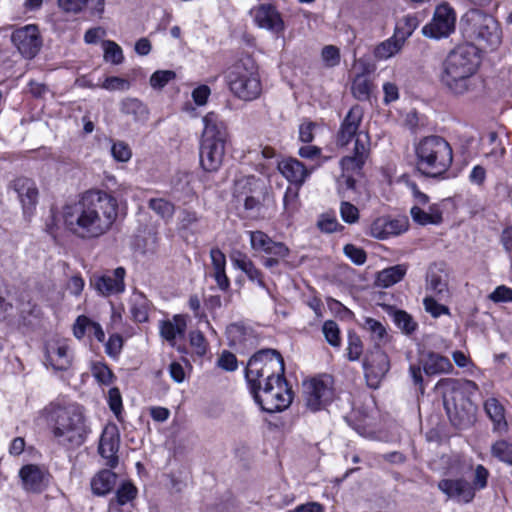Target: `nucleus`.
I'll use <instances>...</instances> for the list:
<instances>
[{"mask_svg": "<svg viewBox=\"0 0 512 512\" xmlns=\"http://www.w3.org/2000/svg\"><path fill=\"white\" fill-rule=\"evenodd\" d=\"M118 201L110 193L93 189L63 207L65 229L74 237L90 241L106 235L118 218Z\"/></svg>", "mask_w": 512, "mask_h": 512, "instance_id": "1", "label": "nucleus"}, {"mask_svg": "<svg viewBox=\"0 0 512 512\" xmlns=\"http://www.w3.org/2000/svg\"><path fill=\"white\" fill-rule=\"evenodd\" d=\"M480 65L478 49L474 45L457 46L443 63L441 81L455 95H464L475 90L476 72Z\"/></svg>", "mask_w": 512, "mask_h": 512, "instance_id": "2", "label": "nucleus"}, {"mask_svg": "<svg viewBox=\"0 0 512 512\" xmlns=\"http://www.w3.org/2000/svg\"><path fill=\"white\" fill-rule=\"evenodd\" d=\"M416 168L426 177L442 178L453 161L450 144L442 137L432 135L415 145Z\"/></svg>", "mask_w": 512, "mask_h": 512, "instance_id": "3", "label": "nucleus"}, {"mask_svg": "<svg viewBox=\"0 0 512 512\" xmlns=\"http://www.w3.org/2000/svg\"><path fill=\"white\" fill-rule=\"evenodd\" d=\"M47 419L53 426V434L63 445L79 447L85 440L87 428L84 416L75 406L62 407L51 404L46 408Z\"/></svg>", "mask_w": 512, "mask_h": 512, "instance_id": "4", "label": "nucleus"}, {"mask_svg": "<svg viewBox=\"0 0 512 512\" xmlns=\"http://www.w3.org/2000/svg\"><path fill=\"white\" fill-rule=\"evenodd\" d=\"M226 79L232 94L242 101H254L262 94L258 65L250 56L234 63L229 68Z\"/></svg>", "mask_w": 512, "mask_h": 512, "instance_id": "5", "label": "nucleus"}, {"mask_svg": "<svg viewBox=\"0 0 512 512\" xmlns=\"http://www.w3.org/2000/svg\"><path fill=\"white\" fill-rule=\"evenodd\" d=\"M284 370L280 353L274 349H263L249 359L245 377L251 390L274 381L276 377H284Z\"/></svg>", "mask_w": 512, "mask_h": 512, "instance_id": "6", "label": "nucleus"}, {"mask_svg": "<svg viewBox=\"0 0 512 512\" xmlns=\"http://www.w3.org/2000/svg\"><path fill=\"white\" fill-rule=\"evenodd\" d=\"M233 201L236 206H243L247 217H257L267 196L265 182L254 175L239 176L234 181Z\"/></svg>", "mask_w": 512, "mask_h": 512, "instance_id": "7", "label": "nucleus"}, {"mask_svg": "<svg viewBox=\"0 0 512 512\" xmlns=\"http://www.w3.org/2000/svg\"><path fill=\"white\" fill-rule=\"evenodd\" d=\"M255 402L268 413L281 412L292 403V391L285 377H276L259 388L251 389Z\"/></svg>", "mask_w": 512, "mask_h": 512, "instance_id": "8", "label": "nucleus"}, {"mask_svg": "<svg viewBox=\"0 0 512 512\" xmlns=\"http://www.w3.org/2000/svg\"><path fill=\"white\" fill-rule=\"evenodd\" d=\"M466 32L480 44L491 49L501 43L502 32L498 22L479 9H471L465 14Z\"/></svg>", "mask_w": 512, "mask_h": 512, "instance_id": "9", "label": "nucleus"}, {"mask_svg": "<svg viewBox=\"0 0 512 512\" xmlns=\"http://www.w3.org/2000/svg\"><path fill=\"white\" fill-rule=\"evenodd\" d=\"M304 397L311 411H318L333 399L332 378L323 375L304 383Z\"/></svg>", "mask_w": 512, "mask_h": 512, "instance_id": "10", "label": "nucleus"}, {"mask_svg": "<svg viewBox=\"0 0 512 512\" xmlns=\"http://www.w3.org/2000/svg\"><path fill=\"white\" fill-rule=\"evenodd\" d=\"M455 13L447 4L437 6L430 23L426 24L422 33L426 37L440 39L447 37L455 28Z\"/></svg>", "mask_w": 512, "mask_h": 512, "instance_id": "11", "label": "nucleus"}, {"mask_svg": "<svg viewBox=\"0 0 512 512\" xmlns=\"http://www.w3.org/2000/svg\"><path fill=\"white\" fill-rule=\"evenodd\" d=\"M11 41L19 53L27 59L34 58L42 44L38 27L34 24L14 30L11 34Z\"/></svg>", "mask_w": 512, "mask_h": 512, "instance_id": "12", "label": "nucleus"}, {"mask_svg": "<svg viewBox=\"0 0 512 512\" xmlns=\"http://www.w3.org/2000/svg\"><path fill=\"white\" fill-rule=\"evenodd\" d=\"M435 389L441 393L443 404L449 412L451 402L456 406L458 395L463 393L472 395L478 390V385L472 380L443 378L437 382Z\"/></svg>", "mask_w": 512, "mask_h": 512, "instance_id": "13", "label": "nucleus"}, {"mask_svg": "<svg viewBox=\"0 0 512 512\" xmlns=\"http://www.w3.org/2000/svg\"><path fill=\"white\" fill-rule=\"evenodd\" d=\"M426 290L440 301L451 297L449 288V271L445 263H433L426 273Z\"/></svg>", "mask_w": 512, "mask_h": 512, "instance_id": "14", "label": "nucleus"}, {"mask_svg": "<svg viewBox=\"0 0 512 512\" xmlns=\"http://www.w3.org/2000/svg\"><path fill=\"white\" fill-rule=\"evenodd\" d=\"M120 434L116 425H107L102 431L98 452L106 460V465L115 468L118 465Z\"/></svg>", "mask_w": 512, "mask_h": 512, "instance_id": "15", "label": "nucleus"}, {"mask_svg": "<svg viewBox=\"0 0 512 512\" xmlns=\"http://www.w3.org/2000/svg\"><path fill=\"white\" fill-rule=\"evenodd\" d=\"M363 118V110L360 106H353L345 118L343 119L336 137V144L340 147L347 146L351 140L359 135H367L366 133L359 132V126Z\"/></svg>", "mask_w": 512, "mask_h": 512, "instance_id": "16", "label": "nucleus"}, {"mask_svg": "<svg viewBox=\"0 0 512 512\" xmlns=\"http://www.w3.org/2000/svg\"><path fill=\"white\" fill-rule=\"evenodd\" d=\"M125 275V269L117 267L111 274L94 275L91 279V285L102 296L119 294L125 290Z\"/></svg>", "mask_w": 512, "mask_h": 512, "instance_id": "17", "label": "nucleus"}, {"mask_svg": "<svg viewBox=\"0 0 512 512\" xmlns=\"http://www.w3.org/2000/svg\"><path fill=\"white\" fill-rule=\"evenodd\" d=\"M408 229V220L406 218H390L382 216L375 219L370 225L369 233L377 239H387L392 236H398Z\"/></svg>", "mask_w": 512, "mask_h": 512, "instance_id": "18", "label": "nucleus"}, {"mask_svg": "<svg viewBox=\"0 0 512 512\" xmlns=\"http://www.w3.org/2000/svg\"><path fill=\"white\" fill-rule=\"evenodd\" d=\"M438 489L449 498L461 503H470L474 497L473 487L464 478H446L438 482Z\"/></svg>", "mask_w": 512, "mask_h": 512, "instance_id": "19", "label": "nucleus"}, {"mask_svg": "<svg viewBox=\"0 0 512 512\" xmlns=\"http://www.w3.org/2000/svg\"><path fill=\"white\" fill-rule=\"evenodd\" d=\"M13 189L17 193L25 215H31L38 203L39 191L36 183L26 177H19L13 181Z\"/></svg>", "mask_w": 512, "mask_h": 512, "instance_id": "20", "label": "nucleus"}, {"mask_svg": "<svg viewBox=\"0 0 512 512\" xmlns=\"http://www.w3.org/2000/svg\"><path fill=\"white\" fill-rule=\"evenodd\" d=\"M256 24L263 29L275 34L284 31L285 24L281 14L271 4H261L252 10Z\"/></svg>", "mask_w": 512, "mask_h": 512, "instance_id": "21", "label": "nucleus"}, {"mask_svg": "<svg viewBox=\"0 0 512 512\" xmlns=\"http://www.w3.org/2000/svg\"><path fill=\"white\" fill-rule=\"evenodd\" d=\"M225 154V144L201 140L200 164L207 172H215L222 165Z\"/></svg>", "mask_w": 512, "mask_h": 512, "instance_id": "22", "label": "nucleus"}, {"mask_svg": "<svg viewBox=\"0 0 512 512\" xmlns=\"http://www.w3.org/2000/svg\"><path fill=\"white\" fill-rule=\"evenodd\" d=\"M46 360L54 370L65 371L72 364V353L65 341H50L46 344Z\"/></svg>", "mask_w": 512, "mask_h": 512, "instance_id": "23", "label": "nucleus"}, {"mask_svg": "<svg viewBox=\"0 0 512 512\" xmlns=\"http://www.w3.org/2000/svg\"><path fill=\"white\" fill-rule=\"evenodd\" d=\"M204 125L201 140L225 144L228 139L226 123L214 112L207 113L203 118Z\"/></svg>", "mask_w": 512, "mask_h": 512, "instance_id": "24", "label": "nucleus"}, {"mask_svg": "<svg viewBox=\"0 0 512 512\" xmlns=\"http://www.w3.org/2000/svg\"><path fill=\"white\" fill-rule=\"evenodd\" d=\"M368 135H359L355 141L353 155L341 159L344 172H358L362 169L369 153Z\"/></svg>", "mask_w": 512, "mask_h": 512, "instance_id": "25", "label": "nucleus"}, {"mask_svg": "<svg viewBox=\"0 0 512 512\" xmlns=\"http://www.w3.org/2000/svg\"><path fill=\"white\" fill-rule=\"evenodd\" d=\"M315 167L307 168L296 158H287L279 162L278 170L292 184L300 187Z\"/></svg>", "mask_w": 512, "mask_h": 512, "instance_id": "26", "label": "nucleus"}, {"mask_svg": "<svg viewBox=\"0 0 512 512\" xmlns=\"http://www.w3.org/2000/svg\"><path fill=\"white\" fill-rule=\"evenodd\" d=\"M19 476L23 488L28 492H41L46 486V474L35 464L24 465L19 471Z\"/></svg>", "mask_w": 512, "mask_h": 512, "instance_id": "27", "label": "nucleus"}, {"mask_svg": "<svg viewBox=\"0 0 512 512\" xmlns=\"http://www.w3.org/2000/svg\"><path fill=\"white\" fill-rule=\"evenodd\" d=\"M420 363L423 371L428 376L450 374L454 370L452 363L447 357L432 351L424 354Z\"/></svg>", "mask_w": 512, "mask_h": 512, "instance_id": "28", "label": "nucleus"}, {"mask_svg": "<svg viewBox=\"0 0 512 512\" xmlns=\"http://www.w3.org/2000/svg\"><path fill=\"white\" fill-rule=\"evenodd\" d=\"M484 410L493 424V432L504 435L508 432V423L505 418V408L495 397L484 402Z\"/></svg>", "mask_w": 512, "mask_h": 512, "instance_id": "29", "label": "nucleus"}, {"mask_svg": "<svg viewBox=\"0 0 512 512\" xmlns=\"http://www.w3.org/2000/svg\"><path fill=\"white\" fill-rule=\"evenodd\" d=\"M212 276L215 279L219 289L226 291L230 287V280L226 274V256L217 247L210 250Z\"/></svg>", "mask_w": 512, "mask_h": 512, "instance_id": "30", "label": "nucleus"}, {"mask_svg": "<svg viewBox=\"0 0 512 512\" xmlns=\"http://www.w3.org/2000/svg\"><path fill=\"white\" fill-rule=\"evenodd\" d=\"M365 375L368 380L376 382L382 379L390 369L389 358L383 351H376L372 354L371 360L364 363Z\"/></svg>", "mask_w": 512, "mask_h": 512, "instance_id": "31", "label": "nucleus"}, {"mask_svg": "<svg viewBox=\"0 0 512 512\" xmlns=\"http://www.w3.org/2000/svg\"><path fill=\"white\" fill-rule=\"evenodd\" d=\"M406 264H397L379 271L376 275L375 285L388 288L400 282L407 273Z\"/></svg>", "mask_w": 512, "mask_h": 512, "instance_id": "32", "label": "nucleus"}, {"mask_svg": "<svg viewBox=\"0 0 512 512\" xmlns=\"http://www.w3.org/2000/svg\"><path fill=\"white\" fill-rule=\"evenodd\" d=\"M117 475L111 470H102L91 480V489L93 494L104 496L108 494L116 485Z\"/></svg>", "mask_w": 512, "mask_h": 512, "instance_id": "33", "label": "nucleus"}, {"mask_svg": "<svg viewBox=\"0 0 512 512\" xmlns=\"http://www.w3.org/2000/svg\"><path fill=\"white\" fill-rule=\"evenodd\" d=\"M186 319L183 315H175L172 321H163L160 326L161 336L173 342L177 336H183L186 331Z\"/></svg>", "mask_w": 512, "mask_h": 512, "instance_id": "34", "label": "nucleus"}, {"mask_svg": "<svg viewBox=\"0 0 512 512\" xmlns=\"http://www.w3.org/2000/svg\"><path fill=\"white\" fill-rule=\"evenodd\" d=\"M120 111L127 116H131L136 122L146 121L149 115L146 105L136 98H125L122 100Z\"/></svg>", "mask_w": 512, "mask_h": 512, "instance_id": "35", "label": "nucleus"}, {"mask_svg": "<svg viewBox=\"0 0 512 512\" xmlns=\"http://www.w3.org/2000/svg\"><path fill=\"white\" fill-rule=\"evenodd\" d=\"M362 326L370 334L376 346H381L389 341L387 330L380 321L371 317H365Z\"/></svg>", "mask_w": 512, "mask_h": 512, "instance_id": "36", "label": "nucleus"}, {"mask_svg": "<svg viewBox=\"0 0 512 512\" xmlns=\"http://www.w3.org/2000/svg\"><path fill=\"white\" fill-rule=\"evenodd\" d=\"M130 313L136 322L143 323L148 320L149 301L142 293L134 294L130 298Z\"/></svg>", "mask_w": 512, "mask_h": 512, "instance_id": "37", "label": "nucleus"}, {"mask_svg": "<svg viewBox=\"0 0 512 512\" xmlns=\"http://www.w3.org/2000/svg\"><path fill=\"white\" fill-rule=\"evenodd\" d=\"M137 495L136 487L130 482H124L117 489L115 498L109 502V509L112 510L116 506H123L131 502Z\"/></svg>", "mask_w": 512, "mask_h": 512, "instance_id": "38", "label": "nucleus"}, {"mask_svg": "<svg viewBox=\"0 0 512 512\" xmlns=\"http://www.w3.org/2000/svg\"><path fill=\"white\" fill-rule=\"evenodd\" d=\"M403 44L404 41L394 34L391 38L377 46L375 55L379 59H388L398 53Z\"/></svg>", "mask_w": 512, "mask_h": 512, "instance_id": "39", "label": "nucleus"}, {"mask_svg": "<svg viewBox=\"0 0 512 512\" xmlns=\"http://www.w3.org/2000/svg\"><path fill=\"white\" fill-rule=\"evenodd\" d=\"M148 207L166 222L170 221L175 212V206L164 198H151Z\"/></svg>", "mask_w": 512, "mask_h": 512, "instance_id": "40", "label": "nucleus"}, {"mask_svg": "<svg viewBox=\"0 0 512 512\" xmlns=\"http://www.w3.org/2000/svg\"><path fill=\"white\" fill-rule=\"evenodd\" d=\"M418 24L419 21L415 15H405L398 20L394 34L405 42L412 35Z\"/></svg>", "mask_w": 512, "mask_h": 512, "instance_id": "41", "label": "nucleus"}, {"mask_svg": "<svg viewBox=\"0 0 512 512\" xmlns=\"http://www.w3.org/2000/svg\"><path fill=\"white\" fill-rule=\"evenodd\" d=\"M491 455L507 465L512 466V443L504 439L497 440L491 445Z\"/></svg>", "mask_w": 512, "mask_h": 512, "instance_id": "42", "label": "nucleus"}, {"mask_svg": "<svg viewBox=\"0 0 512 512\" xmlns=\"http://www.w3.org/2000/svg\"><path fill=\"white\" fill-rule=\"evenodd\" d=\"M299 206V187H287L283 197V214L290 218L298 211Z\"/></svg>", "mask_w": 512, "mask_h": 512, "instance_id": "43", "label": "nucleus"}, {"mask_svg": "<svg viewBox=\"0 0 512 512\" xmlns=\"http://www.w3.org/2000/svg\"><path fill=\"white\" fill-rule=\"evenodd\" d=\"M396 326L406 335H411L418 327L413 317L404 310H396L393 313Z\"/></svg>", "mask_w": 512, "mask_h": 512, "instance_id": "44", "label": "nucleus"}, {"mask_svg": "<svg viewBox=\"0 0 512 512\" xmlns=\"http://www.w3.org/2000/svg\"><path fill=\"white\" fill-rule=\"evenodd\" d=\"M372 84L364 75H357L352 83V93L360 101L368 100Z\"/></svg>", "mask_w": 512, "mask_h": 512, "instance_id": "45", "label": "nucleus"}, {"mask_svg": "<svg viewBox=\"0 0 512 512\" xmlns=\"http://www.w3.org/2000/svg\"><path fill=\"white\" fill-rule=\"evenodd\" d=\"M410 214L412 219L420 225L439 224L442 221L440 212L427 213L417 205L411 208Z\"/></svg>", "mask_w": 512, "mask_h": 512, "instance_id": "46", "label": "nucleus"}, {"mask_svg": "<svg viewBox=\"0 0 512 512\" xmlns=\"http://www.w3.org/2000/svg\"><path fill=\"white\" fill-rule=\"evenodd\" d=\"M91 373L96 381L101 385L109 386L115 380V376L111 369L102 362L94 363L91 367Z\"/></svg>", "mask_w": 512, "mask_h": 512, "instance_id": "47", "label": "nucleus"}, {"mask_svg": "<svg viewBox=\"0 0 512 512\" xmlns=\"http://www.w3.org/2000/svg\"><path fill=\"white\" fill-rule=\"evenodd\" d=\"M322 333L329 345L334 348L341 346L340 328L333 320H327L322 325Z\"/></svg>", "mask_w": 512, "mask_h": 512, "instance_id": "48", "label": "nucleus"}, {"mask_svg": "<svg viewBox=\"0 0 512 512\" xmlns=\"http://www.w3.org/2000/svg\"><path fill=\"white\" fill-rule=\"evenodd\" d=\"M104 59L112 64L119 65L123 62L124 56L121 47L114 41L106 40L103 42Z\"/></svg>", "mask_w": 512, "mask_h": 512, "instance_id": "49", "label": "nucleus"}, {"mask_svg": "<svg viewBox=\"0 0 512 512\" xmlns=\"http://www.w3.org/2000/svg\"><path fill=\"white\" fill-rule=\"evenodd\" d=\"M438 301V298L434 297V295L426 296L423 300V305L426 312L431 314V316L434 318H437L441 315H449V308L443 304H440Z\"/></svg>", "mask_w": 512, "mask_h": 512, "instance_id": "50", "label": "nucleus"}, {"mask_svg": "<svg viewBox=\"0 0 512 512\" xmlns=\"http://www.w3.org/2000/svg\"><path fill=\"white\" fill-rule=\"evenodd\" d=\"M347 358L349 361H357L363 352V344L360 337L354 333H348Z\"/></svg>", "mask_w": 512, "mask_h": 512, "instance_id": "51", "label": "nucleus"}, {"mask_svg": "<svg viewBox=\"0 0 512 512\" xmlns=\"http://www.w3.org/2000/svg\"><path fill=\"white\" fill-rule=\"evenodd\" d=\"M273 241L274 240L262 231L250 232L251 247L255 251L266 253Z\"/></svg>", "mask_w": 512, "mask_h": 512, "instance_id": "52", "label": "nucleus"}, {"mask_svg": "<svg viewBox=\"0 0 512 512\" xmlns=\"http://www.w3.org/2000/svg\"><path fill=\"white\" fill-rule=\"evenodd\" d=\"M111 155L117 162H128L132 157V150L124 141H116L112 143Z\"/></svg>", "mask_w": 512, "mask_h": 512, "instance_id": "53", "label": "nucleus"}, {"mask_svg": "<svg viewBox=\"0 0 512 512\" xmlns=\"http://www.w3.org/2000/svg\"><path fill=\"white\" fill-rule=\"evenodd\" d=\"M175 77L176 73L172 70H158L151 75L150 85L154 89H161Z\"/></svg>", "mask_w": 512, "mask_h": 512, "instance_id": "54", "label": "nucleus"}, {"mask_svg": "<svg viewBox=\"0 0 512 512\" xmlns=\"http://www.w3.org/2000/svg\"><path fill=\"white\" fill-rule=\"evenodd\" d=\"M321 58L325 67H335L340 63V51L334 45L324 46L321 52Z\"/></svg>", "mask_w": 512, "mask_h": 512, "instance_id": "55", "label": "nucleus"}, {"mask_svg": "<svg viewBox=\"0 0 512 512\" xmlns=\"http://www.w3.org/2000/svg\"><path fill=\"white\" fill-rule=\"evenodd\" d=\"M340 215L344 222L353 224L356 223L359 219V210L350 202L343 201L340 205Z\"/></svg>", "mask_w": 512, "mask_h": 512, "instance_id": "56", "label": "nucleus"}, {"mask_svg": "<svg viewBox=\"0 0 512 512\" xmlns=\"http://www.w3.org/2000/svg\"><path fill=\"white\" fill-rule=\"evenodd\" d=\"M190 345L194 349V352L203 356L208 347V343L204 337V335L200 331H191L189 334Z\"/></svg>", "mask_w": 512, "mask_h": 512, "instance_id": "57", "label": "nucleus"}, {"mask_svg": "<svg viewBox=\"0 0 512 512\" xmlns=\"http://www.w3.org/2000/svg\"><path fill=\"white\" fill-rule=\"evenodd\" d=\"M100 87L109 91H126L130 88V83L124 78L111 76L107 77Z\"/></svg>", "mask_w": 512, "mask_h": 512, "instance_id": "58", "label": "nucleus"}, {"mask_svg": "<svg viewBox=\"0 0 512 512\" xmlns=\"http://www.w3.org/2000/svg\"><path fill=\"white\" fill-rule=\"evenodd\" d=\"M344 254L356 265H363L366 262V252L353 244L344 246Z\"/></svg>", "mask_w": 512, "mask_h": 512, "instance_id": "59", "label": "nucleus"}, {"mask_svg": "<svg viewBox=\"0 0 512 512\" xmlns=\"http://www.w3.org/2000/svg\"><path fill=\"white\" fill-rule=\"evenodd\" d=\"M488 477L489 471L483 465H477L475 468L474 479L471 483L474 493L476 490H482L487 486Z\"/></svg>", "mask_w": 512, "mask_h": 512, "instance_id": "60", "label": "nucleus"}, {"mask_svg": "<svg viewBox=\"0 0 512 512\" xmlns=\"http://www.w3.org/2000/svg\"><path fill=\"white\" fill-rule=\"evenodd\" d=\"M88 4V0H58V5L65 13L77 14Z\"/></svg>", "mask_w": 512, "mask_h": 512, "instance_id": "61", "label": "nucleus"}, {"mask_svg": "<svg viewBox=\"0 0 512 512\" xmlns=\"http://www.w3.org/2000/svg\"><path fill=\"white\" fill-rule=\"evenodd\" d=\"M122 346V337L119 334H112L105 345V351L110 357L116 358L120 354Z\"/></svg>", "mask_w": 512, "mask_h": 512, "instance_id": "62", "label": "nucleus"}, {"mask_svg": "<svg viewBox=\"0 0 512 512\" xmlns=\"http://www.w3.org/2000/svg\"><path fill=\"white\" fill-rule=\"evenodd\" d=\"M489 299L495 303L512 302V289L505 285H500L489 295Z\"/></svg>", "mask_w": 512, "mask_h": 512, "instance_id": "63", "label": "nucleus"}, {"mask_svg": "<svg viewBox=\"0 0 512 512\" xmlns=\"http://www.w3.org/2000/svg\"><path fill=\"white\" fill-rule=\"evenodd\" d=\"M91 322L92 320L85 315L78 316L73 326L74 336L78 339H82L90 329Z\"/></svg>", "mask_w": 512, "mask_h": 512, "instance_id": "64", "label": "nucleus"}]
</instances>
